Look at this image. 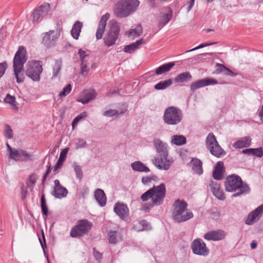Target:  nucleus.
Here are the masks:
<instances>
[{"label":"nucleus","instance_id":"obj_40","mask_svg":"<svg viewBox=\"0 0 263 263\" xmlns=\"http://www.w3.org/2000/svg\"><path fill=\"white\" fill-rule=\"evenodd\" d=\"M62 67V61L61 60H56L55 64L53 67L52 77H57Z\"/></svg>","mask_w":263,"mask_h":263},{"label":"nucleus","instance_id":"obj_60","mask_svg":"<svg viewBox=\"0 0 263 263\" xmlns=\"http://www.w3.org/2000/svg\"><path fill=\"white\" fill-rule=\"evenodd\" d=\"M149 6L152 8H157L158 3H157L156 0H149Z\"/></svg>","mask_w":263,"mask_h":263},{"label":"nucleus","instance_id":"obj_45","mask_svg":"<svg viewBox=\"0 0 263 263\" xmlns=\"http://www.w3.org/2000/svg\"><path fill=\"white\" fill-rule=\"evenodd\" d=\"M223 172L214 169L213 171V177L217 180H220L223 177Z\"/></svg>","mask_w":263,"mask_h":263},{"label":"nucleus","instance_id":"obj_18","mask_svg":"<svg viewBox=\"0 0 263 263\" xmlns=\"http://www.w3.org/2000/svg\"><path fill=\"white\" fill-rule=\"evenodd\" d=\"M68 193V190L61 185L58 179H55L54 181V189L51 193L52 196L56 198L61 199L66 197Z\"/></svg>","mask_w":263,"mask_h":263},{"label":"nucleus","instance_id":"obj_29","mask_svg":"<svg viewBox=\"0 0 263 263\" xmlns=\"http://www.w3.org/2000/svg\"><path fill=\"white\" fill-rule=\"evenodd\" d=\"M83 26V23L79 21H76L72 26L71 34L73 39L78 40Z\"/></svg>","mask_w":263,"mask_h":263},{"label":"nucleus","instance_id":"obj_58","mask_svg":"<svg viewBox=\"0 0 263 263\" xmlns=\"http://www.w3.org/2000/svg\"><path fill=\"white\" fill-rule=\"evenodd\" d=\"M216 170H219L222 172H224L223 163L222 161H218L217 162L215 168Z\"/></svg>","mask_w":263,"mask_h":263},{"label":"nucleus","instance_id":"obj_25","mask_svg":"<svg viewBox=\"0 0 263 263\" xmlns=\"http://www.w3.org/2000/svg\"><path fill=\"white\" fill-rule=\"evenodd\" d=\"M189 165L192 166V168L195 174L199 175L203 174L202 162L200 159L193 158L190 162Z\"/></svg>","mask_w":263,"mask_h":263},{"label":"nucleus","instance_id":"obj_26","mask_svg":"<svg viewBox=\"0 0 263 263\" xmlns=\"http://www.w3.org/2000/svg\"><path fill=\"white\" fill-rule=\"evenodd\" d=\"M95 196L101 206L103 207L106 205L107 198L103 190L100 189H97L95 193Z\"/></svg>","mask_w":263,"mask_h":263},{"label":"nucleus","instance_id":"obj_59","mask_svg":"<svg viewBox=\"0 0 263 263\" xmlns=\"http://www.w3.org/2000/svg\"><path fill=\"white\" fill-rule=\"evenodd\" d=\"M93 255L96 260L98 262H100V260L102 257V254L100 253L98 251L96 250L95 249H93Z\"/></svg>","mask_w":263,"mask_h":263},{"label":"nucleus","instance_id":"obj_63","mask_svg":"<svg viewBox=\"0 0 263 263\" xmlns=\"http://www.w3.org/2000/svg\"><path fill=\"white\" fill-rule=\"evenodd\" d=\"M40 242L41 243V245L43 248V249L44 250V248H46V240H45V237L44 235V233H43V240L39 238Z\"/></svg>","mask_w":263,"mask_h":263},{"label":"nucleus","instance_id":"obj_15","mask_svg":"<svg viewBox=\"0 0 263 263\" xmlns=\"http://www.w3.org/2000/svg\"><path fill=\"white\" fill-rule=\"evenodd\" d=\"M54 30H49L48 32L44 33L43 37L42 44L47 48L54 46L57 40L60 36V31L55 34Z\"/></svg>","mask_w":263,"mask_h":263},{"label":"nucleus","instance_id":"obj_1","mask_svg":"<svg viewBox=\"0 0 263 263\" xmlns=\"http://www.w3.org/2000/svg\"><path fill=\"white\" fill-rule=\"evenodd\" d=\"M153 142L158 153L152 160L153 164L159 170H168L173 163V160L167 158V144L159 139H155Z\"/></svg>","mask_w":263,"mask_h":263},{"label":"nucleus","instance_id":"obj_4","mask_svg":"<svg viewBox=\"0 0 263 263\" xmlns=\"http://www.w3.org/2000/svg\"><path fill=\"white\" fill-rule=\"evenodd\" d=\"M139 5L138 0H120L114 9L117 17L124 18L134 12Z\"/></svg>","mask_w":263,"mask_h":263},{"label":"nucleus","instance_id":"obj_5","mask_svg":"<svg viewBox=\"0 0 263 263\" xmlns=\"http://www.w3.org/2000/svg\"><path fill=\"white\" fill-rule=\"evenodd\" d=\"M26 61L25 49L23 46H20L13 59L14 72L16 82L18 83H22L24 81V74L21 73V72L24 71V64Z\"/></svg>","mask_w":263,"mask_h":263},{"label":"nucleus","instance_id":"obj_36","mask_svg":"<svg viewBox=\"0 0 263 263\" xmlns=\"http://www.w3.org/2000/svg\"><path fill=\"white\" fill-rule=\"evenodd\" d=\"M172 84V80L171 79L160 81L158 83L156 84L154 88L156 90H163L164 89Z\"/></svg>","mask_w":263,"mask_h":263},{"label":"nucleus","instance_id":"obj_10","mask_svg":"<svg viewBox=\"0 0 263 263\" xmlns=\"http://www.w3.org/2000/svg\"><path fill=\"white\" fill-rule=\"evenodd\" d=\"M92 226V223L87 220H80L77 222L76 225L72 228L70 236L73 238L80 237L87 234Z\"/></svg>","mask_w":263,"mask_h":263},{"label":"nucleus","instance_id":"obj_33","mask_svg":"<svg viewBox=\"0 0 263 263\" xmlns=\"http://www.w3.org/2000/svg\"><path fill=\"white\" fill-rule=\"evenodd\" d=\"M186 139L182 135H174L172 137L171 143L176 145H182L185 144Z\"/></svg>","mask_w":263,"mask_h":263},{"label":"nucleus","instance_id":"obj_16","mask_svg":"<svg viewBox=\"0 0 263 263\" xmlns=\"http://www.w3.org/2000/svg\"><path fill=\"white\" fill-rule=\"evenodd\" d=\"M217 84L218 82L216 79L208 77L193 82L190 85V89L192 92H194L198 88Z\"/></svg>","mask_w":263,"mask_h":263},{"label":"nucleus","instance_id":"obj_22","mask_svg":"<svg viewBox=\"0 0 263 263\" xmlns=\"http://www.w3.org/2000/svg\"><path fill=\"white\" fill-rule=\"evenodd\" d=\"M114 212L122 220H125L129 215V209L126 204L117 202L114 208Z\"/></svg>","mask_w":263,"mask_h":263},{"label":"nucleus","instance_id":"obj_41","mask_svg":"<svg viewBox=\"0 0 263 263\" xmlns=\"http://www.w3.org/2000/svg\"><path fill=\"white\" fill-rule=\"evenodd\" d=\"M71 88H72V86H71V84H67L66 85V86H65L63 89V90L60 92V93L59 94V96L61 98L65 97L66 95H67L68 94H69L70 92V91L71 90Z\"/></svg>","mask_w":263,"mask_h":263},{"label":"nucleus","instance_id":"obj_43","mask_svg":"<svg viewBox=\"0 0 263 263\" xmlns=\"http://www.w3.org/2000/svg\"><path fill=\"white\" fill-rule=\"evenodd\" d=\"M208 213L213 219H217L220 217V212L217 208L212 209L208 211Z\"/></svg>","mask_w":263,"mask_h":263},{"label":"nucleus","instance_id":"obj_3","mask_svg":"<svg viewBox=\"0 0 263 263\" xmlns=\"http://www.w3.org/2000/svg\"><path fill=\"white\" fill-rule=\"evenodd\" d=\"M173 210L172 217L173 220L177 223H181L185 222L194 216L192 212H187L185 214L182 215L186 210L187 204L183 200L179 199L175 200L173 204Z\"/></svg>","mask_w":263,"mask_h":263},{"label":"nucleus","instance_id":"obj_28","mask_svg":"<svg viewBox=\"0 0 263 263\" xmlns=\"http://www.w3.org/2000/svg\"><path fill=\"white\" fill-rule=\"evenodd\" d=\"M142 32V28L140 25H138L134 28H132L128 31L126 32L125 34L129 38L134 39L140 35Z\"/></svg>","mask_w":263,"mask_h":263},{"label":"nucleus","instance_id":"obj_55","mask_svg":"<svg viewBox=\"0 0 263 263\" xmlns=\"http://www.w3.org/2000/svg\"><path fill=\"white\" fill-rule=\"evenodd\" d=\"M84 118V116L82 114H81L77 116L73 120L72 122V128H74V126L78 124V123Z\"/></svg>","mask_w":263,"mask_h":263},{"label":"nucleus","instance_id":"obj_54","mask_svg":"<svg viewBox=\"0 0 263 263\" xmlns=\"http://www.w3.org/2000/svg\"><path fill=\"white\" fill-rule=\"evenodd\" d=\"M36 182V177L34 174H32L29 175L28 178V180L27 182V185L28 187H29V183L31 184V185H34Z\"/></svg>","mask_w":263,"mask_h":263},{"label":"nucleus","instance_id":"obj_14","mask_svg":"<svg viewBox=\"0 0 263 263\" xmlns=\"http://www.w3.org/2000/svg\"><path fill=\"white\" fill-rule=\"evenodd\" d=\"M50 10V5L45 3L36 9L31 14V18L34 23H39L43 18L46 17Z\"/></svg>","mask_w":263,"mask_h":263},{"label":"nucleus","instance_id":"obj_23","mask_svg":"<svg viewBox=\"0 0 263 263\" xmlns=\"http://www.w3.org/2000/svg\"><path fill=\"white\" fill-rule=\"evenodd\" d=\"M210 187L214 196L220 200L225 199V196L223 191L220 189V185L215 181H210Z\"/></svg>","mask_w":263,"mask_h":263},{"label":"nucleus","instance_id":"obj_49","mask_svg":"<svg viewBox=\"0 0 263 263\" xmlns=\"http://www.w3.org/2000/svg\"><path fill=\"white\" fill-rule=\"evenodd\" d=\"M78 142L76 143V149L84 148L86 144V141L83 139L79 138L77 140Z\"/></svg>","mask_w":263,"mask_h":263},{"label":"nucleus","instance_id":"obj_8","mask_svg":"<svg viewBox=\"0 0 263 263\" xmlns=\"http://www.w3.org/2000/svg\"><path fill=\"white\" fill-rule=\"evenodd\" d=\"M120 27L116 21H111L109 24V30L103 38L104 44L107 47L114 45L120 35Z\"/></svg>","mask_w":263,"mask_h":263},{"label":"nucleus","instance_id":"obj_24","mask_svg":"<svg viewBox=\"0 0 263 263\" xmlns=\"http://www.w3.org/2000/svg\"><path fill=\"white\" fill-rule=\"evenodd\" d=\"M175 65V63L173 62L164 64L156 68L154 72L153 71H149V74L153 73L157 76L162 74L170 71Z\"/></svg>","mask_w":263,"mask_h":263},{"label":"nucleus","instance_id":"obj_44","mask_svg":"<svg viewBox=\"0 0 263 263\" xmlns=\"http://www.w3.org/2000/svg\"><path fill=\"white\" fill-rule=\"evenodd\" d=\"M218 66H219L220 67L224 69V71L223 72V74L225 76H231L233 77H236L237 76L236 73L234 72L230 69L224 65H218Z\"/></svg>","mask_w":263,"mask_h":263},{"label":"nucleus","instance_id":"obj_11","mask_svg":"<svg viewBox=\"0 0 263 263\" xmlns=\"http://www.w3.org/2000/svg\"><path fill=\"white\" fill-rule=\"evenodd\" d=\"M41 63L40 61H33L27 65L26 74L34 81H39L40 80V75L43 71Z\"/></svg>","mask_w":263,"mask_h":263},{"label":"nucleus","instance_id":"obj_21","mask_svg":"<svg viewBox=\"0 0 263 263\" xmlns=\"http://www.w3.org/2000/svg\"><path fill=\"white\" fill-rule=\"evenodd\" d=\"M109 17L110 14L108 13L102 16L96 34L97 40H100L102 38L106 26V22Z\"/></svg>","mask_w":263,"mask_h":263},{"label":"nucleus","instance_id":"obj_53","mask_svg":"<svg viewBox=\"0 0 263 263\" xmlns=\"http://www.w3.org/2000/svg\"><path fill=\"white\" fill-rule=\"evenodd\" d=\"M7 67V64L6 62H4L3 63H0V78H2Z\"/></svg>","mask_w":263,"mask_h":263},{"label":"nucleus","instance_id":"obj_37","mask_svg":"<svg viewBox=\"0 0 263 263\" xmlns=\"http://www.w3.org/2000/svg\"><path fill=\"white\" fill-rule=\"evenodd\" d=\"M108 236L109 243L115 245L118 241V238L119 237V234L117 231L110 230L108 233Z\"/></svg>","mask_w":263,"mask_h":263},{"label":"nucleus","instance_id":"obj_62","mask_svg":"<svg viewBox=\"0 0 263 263\" xmlns=\"http://www.w3.org/2000/svg\"><path fill=\"white\" fill-rule=\"evenodd\" d=\"M7 148V151L8 152V158L11 155V154L13 153L15 149L16 148H12L11 147L9 144L7 143H6Z\"/></svg>","mask_w":263,"mask_h":263},{"label":"nucleus","instance_id":"obj_57","mask_svg":"<svg viewBox=\"0 0 263 263\" xmlns=\"http://www.w3.org/2000/svg\"><path fill=\"white\" fill-rule=\"evenodd\" d=\"M21 198L23 200H24L26 198L28 191L27 187H25L23 184L21 186Z\"/></svg>","mask_w":263,"mask_h":263},{"label":"nucleus","instance_id":"obj_27","mask_svg":"<svg viewBox=\"0 0 263 263\" xmlns=\"http://www.w3.org/2000/svg\"><path fill=\"white\" fill-rule=\"evenodd\" d=\"M192 76L189 71H185L178 74L175 77L174 81L176 83H184L192 80Z\"/></svg>","mask_w":263,"mask_h":263},{"label":"nucleus","instance_id":"obj_32","mask_svg":"<svg viewBox=\"0 0 263 263\" xmlns=\"http://www.w3.org/2000/svg\"><path fill=\"white\" fill-rule=\"evenodd\" d=\"M148 223L145 220H141L133 224V229L137 232H140L147 229Z\"/></svg>","mask_w":263,"mask_h":263},{"label":"nucleus","instance_id":"obj_17","mask_svg":"<svg viewBox=\"0 0 263 263\" xmlns=\"http://www.w3.org/2000/svg\"><path fill=\"white\" fill-rule=\"evenodd\" d=\"M262 214L263 204H261L249 214L245 223L248 225H252L260 218Z\"/></svg>","mask_w":263,"mask_h":263},{"label":"nucleus","instance_id":"obj_39","mask_svg":"<svg viewBox=\"0 0 263 263\" xmlns=\"http://www.w3.org/2000/svg\"><path fill=\"white\" fill-rule=\"evenodd\" d=\"M73 168L76 174V177L79 181H81L83 177V173L81 166L79 165L77 162H74L73 163Z\"/></svg>","mask_w":263,"mask_h":263},{"label":"nucleus","instance_id":"obj_47","mask_svg":"<svg viewBox=\"0 0 263 263\" xmlns=\"http://www.w3.org/2000/svg\"><path fill=\"white\" fill-rule=\"evenodd\" d=\"M252 155L258 157H261L263 156V149L262 147H259L253 148L252 151Z\"/></svg>","mask_w":263,"mask_h":263},{"label":"nucleus","instance_id":"obj_51","mask_svg":"<svg viewBox=\"0 0 263 263\" xmlns=\"http://www.w3.org/2000/svg\"><path fill=\"white\" fill-rule=\"evenodd\" d=\"M118 114V111L116 109H109L104 112L103 115L106 117H112Z\"/></svg>","mask_w":263,"mask_h":263},{"label":"nucleus","instance_id":"obj_42","mask_svg":"<svg viewBox=\"0 0 263 263\" xmlns=\"http://www.w3.org/2000/svg\"><path fill=\"white\" fill-rule=\"evenodd\" d=\"M5 129L4 131V136L7 139H11L13 137V132L11 128V127L8 125L6 124L5 126Z\"/></svg>","mask_w":263,"mask_h":263},{"label":"nucleus","instance_id":"obj_46","mask_svg":"<svg viewBox=\"0 0 263 263\" xmlns=\"http://www.w3.org/2000/svg\"><path fill=\"white\" fill-rule=\"evenodd\" d=\"M4 101L6 103H9L12 106H15V98L13 96H11L9 94H7Z\"/></svg>","mask_w":263,"mask_h":263},{"label":"nucleus","instance_id":"obj_61","mask_svg":"<svg viewBox=\"0 0 263 263\" xmlns=\"http://www.w3.org/2000/svg\"><path fill=\"white\" fill-rule=\"evenodd\" d=\"M63 163V162L58 160L57 162L53 167V171L55 172L57 170L60 168L62 167Z\"/></svg>","mask_w":263,"mask_h":263},{"label":"nucleus","instance_id":"obj_31","mask_svg":"<svg viewBox=\"0 0 263 263\" xmlns=\"http://www.w3.org/2000/svg\"><path fill=\"white\" fill-rule=\"evenodd\" d=\"M143 42V39H140L135 43L126 45L123 48V51L125 52L131 53L135 51L136 49L138 48L139 46L142 44Z\"/></svg>","mask_w":263,"mask_h":263},{"label":"nucleus","instance_id":"obj_6","mask_svg":"<svg viewBox=\"0 0 263 263\" xmlns=\"http://www.w3.org/2000/svg\"><path fill=\"white\" fill-rule=\"evenodd\" d=\"M166 189L164 183L154 185L149 189V207L159 205L163 203L165 196Z\"/></svg>","mask_w":263,"mask_h":263},{"label":"nucleus","instance_id":"obj_50","mask_svg":"<svg viewBox=\"0 0 263 263\" xmlns=\"http://www.w3.org/2000/svg\"><path fill=\"white\" fill-rule=\"evenodd\" d=\"M68 148H65L62 149V151L60 153V157L58 160L64 162L66 159V155L68 153Z\"/></svg>","mask_w":263,"mask_h":263},{"label":"nucleus","instance_id":"obj_38","mask_svg":"<svg viewBox=\"0 0 263 263\" xmlns=\"http://www.w3.org/2000/svg\"><path fill=\"white\" fill-rule=\"evenodd\" d=\"M41 208L43 215L47 216L48 214V209L46 204V201L44 194H42L41 197Z\"/></svg>","mask_w":263,"mask_h":263},{"label":"nucleus","instance_id":"obj_7","mask_svg":"<svg viewBox=\"0 0 263 263\" xmlns=\"http://www.w3.org/2000/svg\"><path fill=\"white\" fill-rule=\"evenodd\" d=\"M183 114L181 110L174 106L166 108L163 117L164 122L171 125L178 124L181 122Z\"/></svg>","mask_w":263,"mask_h":263},{"label":"nucleus","instance_id":"obj_35","mask_svg":"<svg viewBox=\"0 0 263 263\" xmlns=\"http://www.w3.org/2000/svg\"><path fill=\"white\" fill-rule=\"evenodd\" d=\"M173 15V12L172 10H170L169 12L163 15L159 20L158 24L160 29L162 28L164 26L167 24L171 20Z\"/></svg>","mask_w":263,"mask_h":263},{"label":"nucleus","instance_id":"obj_12","mask_svg":"<svg viewBox=\"0 0 263 263\" xmlns=\"http://www.w3.org/2000/svg\"><path fill=\"white\" fill-rule=\"evenodd\" d=\"M16 162L32 161L35 159L34 155L32 153H29L21 148H15L9 158Z\"/></svg>","mask_w":263,"mask_h":263},{"label":"nucleus","instance_id":"obj_48","mask_svg":"<svg viewBox=\"0 0 263 263\" xmlns=\"http://www.w3.org/2000/svg\"><path fill=\"white\" fill-rule=\"evenodd\" d=\"M78 54L80 55L81 62H85V59H89V56L87 54L86 52L82 49H80L78 51Z\"/></svg>","mask_w":263,"mask_h":263},{"label":"nucleus","instance_id":"obj_13","mask_svg":"<svg viewBox=\"0 0 263 263\" xmlns=\"http://www.w3.org/2000/svg\"><path fill=\"white\" fill-rule=\"evenodd\" d=\"M191 248L193 253L195 255L207 256L210 253L206 243L201 238L194 239L191 243Z\"/></svg>","mask_w":263,"mask_h":263},{"label":"nucleus","instance_id":"obj_34","mask_svg":"<svg viewBox=\"0 0 263 263\" xmlns=\"http://www.w3.org/2000/svg\"><path fill=\"white\" fill-rule=\"evenodd\" d=\"M132 168L135 171L140 172H147L148 167L140 161H136L131 164Z\"/></svg>","mask_w":263,"mask_h":263},{"label":"nucleus","instance_id":"obj_9","mask_svg":"<svg viewBox=\"0 0 263 263\" xmlns=\"http://www.w3.org/2000/svg\"><path fill=\"white\" fill-rule=\"evenodd\" d=\"M206 145L210 153L217 158L226 155V153L219 145L215 136L212 133L209 134L206 137Z\"/></svg>","mask_w":263,"mask_h":263},{"label":"nucleus","instance_id":"obj_20","mask_svg":"<svg viewBox=\"0 0 263 263\" xmlns=\"http://www.w3.org/2000/svg\"><path fill=\"white\" fill-rule=\"evenodd\" d=\"M226 237V233L222 230L211 231L204 235V238L208 240L219 241L223 239Z\"/></svg>","mask_w":263,"mask_h":263},{"label":"nucleus","instance_id":"obj_2","mask_svg":"<svg viewBox=\"0 0 263 263\" xmlns=\"http://www.w3.org/2000/svg\"><path fill=\"white\" fill-rule=\"evenodd\" d=\"M224 186L226 191L229 192L238 191L232 195V198L246 195L251 191L249 185L246 182H243L239 176L235 174L227 177Z\"/></svg>","mask_w":263,"mask_h":263},{"label":"nucleus","instance_id":"obj_64","mask_svg":"<svg viewBox=\"0 0 263 263\" xmlns=\"http://www.w3.org/2000/svg\"><path fill=\"white\" fill-rule=\"evenodd\" d=\"M252 151H253V148H246V149H244L242 151V153L243 154L251 155H252Z\"/></svg>","mask_w":263,"mask_h":263},{"label":"nucleus","instance_id":"obj_19","mask_svg":"<svg viewBox=\"0 0 263 263\" xmlns=\"http://www.w3.org/2000/svg\"><path fill=\"white\" fill-rule=\"evenodd\" d=\"M97 93L93 89L84 90L80 94L77 101L85 104L96 98Z\"/></svg>","mask_w":263,"mask_h":263},{"label":"nucleus","instance_id":"obj_56","mask_svg":"<svg viewBox=\"0 0 263 263\" xmlns=\"http://www.w3.org/2000/svg\"><path fill=\"white\" fill-rule=\"evenodd\" d=\"M47 167V169L46 172L43 176V180H42L43 183L46 180L47 177L48 176V175L50 174V173L51 171L52 168H51V163L50 162H48Z\"/></svg>","mask_w":263,"mask_h":263},{"label":"nucleus","instance_id":"obj_30","mask_svg":"<svg viewBox=\"0 0 263 263\" xmlns=\"http://www.w3.org/2000/svg\"><path fill=\"white\" fill-rule=\"evenodd\" d=\"M251 139L250 137H244L239 140H237L233 144L235 148H241L247 147L251 145Z\"/></svg>","mask_w":263,"mask_h":263},{"label":"nucleus","instance_id":"obj_52","mask_svg":"<svg viewBox=\"0 0 263 263\" xmlns=\"http://www.w3.org/2000/svg\"><path fill=\"white\" fill-rule=\"evenodd\" d=\"M88 63H85V62H81V71L83 75H86L88 73L89 69L87 68Z\"/></svg>","mask_w":263,"mask_h":263}]
</instances>
